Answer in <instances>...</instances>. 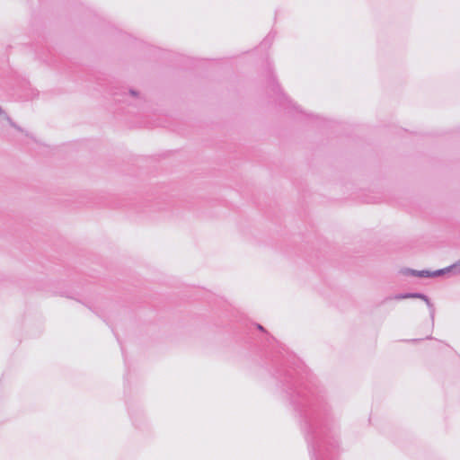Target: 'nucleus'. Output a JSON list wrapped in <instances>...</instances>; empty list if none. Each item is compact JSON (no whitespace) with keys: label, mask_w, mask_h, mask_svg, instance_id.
<instances>
[{"label":"nucleus","mask_w":460,"mask_h":460,"mask_svg":"<svg viewBox=\"0 0 460 460\" xmlns=\"http://www.w3.org/2000/svg\"><path fill=\"white\" fill-rule=\"evenodd\" d=\"M402 273L403 275H411V276L420 277V278H429V270H416L405 268L402 270Z\"/></svg>","instance_id":"nucleus-4"},{"label":"nucleus","mask_w":460,"mask_h":460,"mask_svg":"<svg viewBox=\"0 0 460 460\" xmlns=\"http://www.w3.org/2000/svg\"><path fill=\"white\" fill-rule=\"evenodd\" d=\"M447 272H453L454 274H459L460 273V260L445 269L437 270L434 271L429 270V278L439 277V276L446 274Z\"/></svg>","instance_id":"nucleus-2"},{"label":"nucleus","mask_w":460,"mask_h":460,"mask_svg":"<svg viewBox=\"0 0 460 460\" xmlns=\"http://www.w3.org/2000/svg\"><path fill=\"white\" fill-rule=\"evenodd\" d=\"M281 382L300 419L311 460H333L339 440L323 396L297 379L293 370H288Z\"/></svg>","instance_id":"nucleus-1"},{"label":"nucleus","mask_w":460,"mask_h":460,"mask_svg":"<svg viewBox=\"0 0 460 460\" xmlns=\"http://www.w3.org/2000/svg\"><path fill=\"white\" fill-rule=\"evenodd\" d=\"M428 307L429 309V314H430L431 321H432V323H434V318H435V307H434V305L431 303V305L428 306Z\"/></svg>","instance_id":"nucleus-8"},{"label":"nucleus","mask_w":460,"mask_h":460,"mask_svg":"<svg viewBox=\"0 0 460 460\" xmlns=\"http://www.w3.org/2000/svg\"><path fill=\"white\" fill-rule=\"evenodd\" d=\"M421 293L419 292H412V293H400L396 294L394 296H386L383 301L382 304L386 303L389 300L395 299V300H402L406 298H420Z\"/></svg>","instance_id":"nucleus-3"},{"label":"nucleus","mask_w":460,"mask_h":460,"mask_svg":"<svg viewBox=\"0 0 460 460\" xmlns=\"http://www.w3.org/2000/svg\"><path fill=\"white\" fill-rule=\"evenodd\" d=\"M420 296L421 297H420L419 299L423 300L427 304L428 306L431 305V301H430V299L429 298L428 296H426L425 294L421 293Z\"/></svg>","instance_id":"nucleus-7"},{"label":"nucleus","mask_w":460,"mask_h":460,"mask_svg":"<svg viewBox=\"0 0 460 460\" xmlns=\"http://www.w3.org/2000/svg\"><path fill=\"white\" fill-rule=\"evenodd\" d=\"M138 94H139L138 92H137L136 90L130 89L128 91V95H130L132 97H137Z\"/></svg>","instance_id":"nucleus-9"},{"label":"nucleus","mask_w":460,"mask_h":460,"mask_svg":"<svg viewBox=\"0 0 460 460\" xmlns=\"http://www.w3.org/2000/svg\"><path fill=\"white\" fill-rule=\"evenodd\" d=\"M258 329L261 330V331H263L264 332V328L263 326H261V324H258L257 325Z\"/></svg>","instance_id":"nucleus-10"},{"label":"nucleus","mask_w":460,"mask_h":460,"mask_svg":"<svg viewBox=\"0 0 460 460\" xmlns=\"http://www.w3.org/2000/svg\"><path fill=\"white\" fill-rule=\"evenodd\" d=\"M272 81V90L279 94L280 98L283 100V102H287L288 104H291L292 102L282 93L278 82L275 80V78L271 79Z\"/></svg>","instance_id":"nucleus-5"},{"label":"nucleus","mask_w":460,"mask_h":460,"mask_svg":"<svg viewBox=\"0 0 460 460\" xmlns=\"http://www.w3.org/2000/svg\"><path fill=\"white\" fill-rule=\"evenodd\" d=\"M0 115H4L5 120L9 123V125L11 127H13V128L21 131V132H23V129L19 127L5 112L2 109V107L0 106Z\"/></svg>","instance_id":"nucleus-6"}]
</instances>
